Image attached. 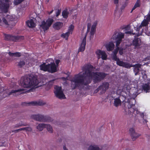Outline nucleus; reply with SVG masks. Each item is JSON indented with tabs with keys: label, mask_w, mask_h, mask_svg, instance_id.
Segmentation results:
<instances>
[{
	"label": "nucleus",
	"mask_w": 150,
	"mask_h": 150,
	"mask_svg": "<svg viewBox=\"0 0 150 150\" xmlns=\"http://www.w3.org/2000/svg\"><path fill=\"white\" fill-rule=\"evenodd\" d=\"M140 0H137L136 3H135L134 6L132 8L131 11L130 12L131 13H132L133 11L134 10L137 8L140 7Z\"/></svg>",
	"instance_id": "nucleus-28"
},
{
	"label": "nucleus",
	"mask_w": 150,
	"mask_h": 150,
	"mask_svg": "<svg viewBox=\"0 0 150 150\" xmlns=\"http://www.w3.org/2000/svg\"><path fill=\"white\" fill-rule=\"evenodd\" d=\"M144 18L149 22L150 21V12L146 16H144Z\"/></svg>",
	"instance_id": "nucleus-39"
},
{
	"label": "nucleus",
	"mask_w": 150,
	"mask_h": 150,
	"mask_svg": "<svg viewBox=\"0 0 150 150\" xmlns=\"http://www.w3.org/2000/svg\"><path fill=\"white\" fill-rule=\"evenodd\" d=\"M87 35H85V37L83 39L82 41L80 47L78 50V52H82L84 50L85 48V46L86 45V38Z\"/></svg>",
	"instance_id": "nucleus-17"
},
{
	"label": "nucleus",
	"mask_w": 150,
	"mask_h": 150,
	"mask_svg": "<svg viewBox=\"0 0 150 150\" xmlns=\"http://www.w3.org/2000/svg\"><path fill=\"white\" fill-rule=\"evenodd\" d=\"M28 104L33 105H44L41 101H32L29 102Z\"/></svg>",
	"instance_id": "nucleus-22"
},
{
	"label": "nucleus",
	"mask_w": 150,
	"mask_h": 150,
	"mask_svg": "<svg viewBox=\"0 0 150 150\" xmlns=\"http://www.w3.org/2000/svg\"><path fill=\"white\" fill-rule=\"evenodd\" d=\"M31 90H29V91H30Z\"/></svg>",
	"instance_id": "nucleus-58"
},
{
	"label": "nucleus",
	"mask_w": 150,
	"mask_h": 150,
	"mask_svg": "<svg viewBox=\"0 0 150 150\" xmlns=\"http://www.w3.org/2000/svg\"><path fill=\"white\" fill-rule=\"evenodd\" d=\"M37 77L33 74L26 75L22 77L20 81L21 85L24 88H36L41 86Z\"/></svg>",
	"instance_id": "nucleus-2"
},
{
	"label": "nucleus",
	"mask_w": 150,
	"mask_h": 150,
	"mask_svg": "<svg viewBox=\"0 0 150 150\" xmlns=\"http://www.w3.org/2000/svg\"><path fill=\"white\" fill-rule=\"evenodd\" d=\"M25 63L24 61H20L18 63V66L20 67H22L25 64Z\"/></svg>",
	"instance_id": "nucleus-35"
},
{
	"label": "nucleus",
	"mask_w": 150,
	"mask_h": 150,
	"mask_svg": "<svg viewBox=\"0 0 150 150\" xmlns=\"http://www.w3.org/2000/svg\"><path fill=\"white\" fill-rule=\"evenodd\" d=\"M90 25H89V24H88V30H87V31H89V30H90Z\"/></svg>",
	"instance_id": "nucleus-53"
},
{
	"label": "nucleus",
	"mask_w": 150,
	"mask_h": 150,
	"mask_svg": "<svg viewBox=\"0 0 150 150\" xmlns=\"http://www.w3.org/2000/svg\"><path fill=\"white\" fill-rule=\"evenodd\" d=\"M28 125L27 123H22V122H19L18 124H17L15 125H13V126L14 128H17L22 126H27Z\"/></svg>",
	"instance_id": "nucleus-27"
},
{
	"label": "nucleus",
	"mask_w": 150,
	"mask_h": 150,
	"mask_svg": "<svg viewBox=\"0 0 150 150\" xmlns=\"http://www.w3.org/2000/svg\"><path fill=\"white\" fill-rule=\"evenodd\" d=\"M142 88L143 90L146 92L150 89V86L149 84H145L142 86Z\"/></svg>",
	"instance_id": "nucleus-33"
},
{
	"label": "nucleus",
	"mask_w": 150,
	"mask_h": 150,
	"mask_svg": "<svg viewBox=\"0 0 150 150\" xmlns=\"http://www.w3.org/2000/svg\"><path fill=\"white\" fill-rule=\"evenodd\" d=\"M130 28V26L129 25H127L125 28L126 30H127Z\"/></svg>",
	"instance_id": "nucleus-48"
},
{
	"label": "nucleus",
	"mask_w": 150,
	"mask_h": 150,
	"mask_svg": "<svg viewBox=\"0 0 150 150\" xmlns=\"http://www.w3.org/2000/svg\"><path fill=\"white\" fill-rule=\"evenodd\" d=\"M118 1L119 0H114V3L115 4H116V9H117V8L118 7Z\"/></svg>",
	"instance_id": "nucleus-42"
},
{
	"label": "nucleus",
	"mask_w": 150,
	"mask_h": 150,
	"mask_svg": "<svg viewBox=\"0 0 150 150\" xmlns=\"http://www.w3.org/2000/svg\"><path fill=\"white\" fill-rule=\"evenodd\" d=\"M142 28L141 27H140V25L139 27H137L136 28V31L138 32L137 33H140L141 32H142V33L143 31V29H142V30L141 32H139L140 29Z\"/></svg>",
	"instance_id": "nucleus-40"
},
{
	"label": "nucleus",
	"mask_w": 150,
	"mask_h": 150,
	"mask_svg": "<svg viewBox=\"0 0 150 150\" xmlns=\"http://www.w3.org/2000/svg\"><path fill=\"white\" fill-rule=\"evenodd\" d=\"M142 44L141 39L138 38H135L131 44L132 46H134L133 47L135 49H138L140 48Z\"/></svg>",
	"instance_id": "nucleus-11"
},
{
	"label": "nucleus",
	"mask_w": 150,
	"mask_h": 150,
	"mask_svg": "<svg viewBox=\"0 0 150 150\" xmlns=\"http://www.w3.org/2000/svg\"><path fill=\"white\" fill-rule=\"evenodd\" d=\"M63 23L60 22H57L55 23L53 25L54 28L56 30L60 29L63 26Z\"/></svg>",
	"instance_id": "nucleus-20"
},
{
	"label": "nucleus",
	"mask_w": 150,
	"mask_h": 150,
	"mask_svg": "<svg viewBox=\"0 0 150 150\" xmlns=\"http://www.w3.org/2000/svg\"><path fill=\"white\" fill-rule=\"evenodd\" d=\"M31 117L34 120L40 122H45L48 120V117L47 116L40 114L32 115L31 116Z\"/></svg>",
	"instance_id": "nucleus-8"
},
{
	"label": "nucleus",
	"mask_w": 150,
	"mask_h": 150,
	"mask_svg": "<svg viewBox=\"0 0 150 150\" xmlns=\"http://www.w3.org/2000/svg\"><path fill=\"white\" fill-rule=\"evenodd\" d=\"M53 10H52V11H51L49 13V14H51V13H52V12H53Z\"/></svg>",
	"instance_id": "nucleus-57"
},
{
	"label": "nucleus",
	"mask_w": 150,
	"mask_h": 150,
	"mask_svg": "<svg viewBox=\"0 0 150 150\" xmlns=\"http://www.w3.org/2000/svg\"><path fill=\"white\" fill-rule=\"evenodd\" d=\"M60 12L61 10L58 9L56 13V17H57L59 15Z\"/></svg>",
	"instance_id": "nucleus-44"
},
{
	"label": "nucleus",
	"mask_w": 150,
	"mask_h": 150,
	"mask_svg": "<svg viewBox=\"0 0 150 150\" xmlns=\"http://www.w3.org/2000/svg\"><path fill=\"white\" fill-rule=\"evenodd\" d=\"M40 67L41 70L51 73L56 72L57 71V66L54 63L47 65H46V63H44L40 65Z\"/></svg>",
	"instance_id": "nucleus-5"
},
{
	"label": "nucleus",
	"mask_w": 150,
	"mask_h": 150,
	"mask_svg": "<svg viewBox=\"0 0 150 150\" xmlns=\"http://www.w3.org/2000/svg\"><path fill=\"white\" fill-rule=\"evenodd\" d=\"M135 102V100L134 99H131L130 102H127L125 105H127L128 108L126 109L125 111H128V114H131L132 113H133L135 115L139 114L142 118H144V113H141L137 109L134 108Z\"/></svg>",
	"instance_id": "nucleus-3"
},
{
	"label": "nucleus",
	"mask_w": 150,
	"mask_h": 150,
	"mask_svg": "<svg viewBox=\"0 0 150 150\" xmlns=\"http://www.w3.org/2000/svg\"><path fill=\"white\" fill-rule=\"evenodd\" d=\"M124 34L121 32H116L113 35L112 39L115 40L116 42V48L113 52V54L116 55L119 49L118 47L122 41V39L124 38Z\"/></svg>",
	"instance_id": "nucleus-4"
},
{
	"label": "nucleus",
	"mask_w": 150,
	"mask_h": 150,
	"mask_svg": "<svg viewBox=\"0 0 150 150\" xmlns=\"http://www.w3.org/2000/svg\"><path fill=\"white\" fill-rule=\"evenodd\" d=\"M87 150H102L97 145H93L90 146Z\"/></svg>",
	"instance_id": "nucleus-24"
},
{
	"label": "nucleus",
	"mask_w": 150,
	"mask_h": 150,
	"mask_svg": "<svg viewBox=\"0 0 150 150\" xmlns=\"http://www.w3.org/2000/svg\"><path fill=\"white\" fill-rule=\"evenodd\" d=\"M142 66V65L140 64L133 65L127 62L124 67L128 69L131 67H134L133 71L135 73V75L136 76L139 74V72L140 71L139 69L141 68Z\"/></svg>",
	"instance_id": "nucleus-7"
},
{
	"label": "nucleus",
	"mask_w": 150,
	"mask_h": 150,
	"mask_svg": "<svg viewBox=\"0 0 150 150\" xmlns=\"http://www.w3.org/2000/svg\"><path fill=\"white\" fill-rule=\"evenodd\" d=\"M26 23L27 25L30 28H33L35 26V23L32 19L28 21Z\"/></svg>",
	"instance_id": "nucleus-23"
},
{
	"label": "nucleus",
	"mask_w": 150,
	"mask_h": 150,
	"mask_svg": "<svg viewBox=\"0 0 150 150\" xmlns=\"http://www.w3.org/2000/svg\"><path fill=\"white\" fill-rule=\"evenodd\" d=\"M95 32V30L91 29L90 32L91 36H90V38H91L92 36H93V35L94 34Z\"/></svg>",
	"instance_id": "nucleus-43"
},
{
	"label": "nucleus",
	"mask_w": 150,
	"mask_h": 150,
	"mask_svg": "<svg viewBox=\"0 0 150 150\" xmlns=\"http://www.w3.org/2000/svg\"><path fill=\"white\" fill-rule=\"evenodd\" d=\"M24 0H14V4L16 5H17L21 3Z\"/></svg>",
	"instance_id": "nucleus-38"
},
{
	"label": "nucleus",
	"mask_w": 150,
	"mask_h": 150,
	"mask_svg": "<svg viewBox=\"0 0 150 150\" xmlns=\"http://www.w3.org/2000/svg\"><path fill=\"white\" fill-rule=\"evenodd\" d=\"M109 86V84L108 83L104 82L103 83L102 85H100L95 90V92L97 93L100 90L102 93H104L108 88Z\"/></svg>",
	"instance_id": "nucleus-12"
},
{
	"label": "nucleus",
	"mask_w": 150,
	"mask_h": 150,
	"mask_svg": "<svg viewBox=\"0 0 150 150\" xmlns=\"http://www.w3.org/2000/svg\"><path fill=\"white\" fill-rule=\"evenodd\" d=\"M54 20L52 18H49L45 22V21H43L40 25V27L45 31L47 30L52 24Z\"/></svg>",
	"instance_id": "nucleus-9"
},
{
	"label": "nucleus",
	"mask_w": 150,
	"mask_h": 150,
	"mask_svg": "<svg viewBox=\"0 0 150 150\" xmlns=\"http://www.w3.org/2000/svg\"><path fill=\"white\" fill-rule=\"evenodd\" d=\"M55 89V91L54 93L57 97L60 99H64L66 98L61 87L56 86Z\"/></svg>",
	"instance_id": "nucleus-10"
},
{
	"label": "nucleus",
	"mask_w": 150,
	"mask_h": 150,
	"mask_svg": "<svg viewBox=\"0 0 150 150\" xmlns=\"http://www.w3.org/2000/svg\"><path fill=\"white\" fill-rule=\"evenodd\" d=\"M54 81V80H53L49 81L48 82V85L51 86L52 85Z\"/></svg>",
	"instance_id": "nucleus-45"
},
{
	"label": "nucleus",
	"mask_w": 150,
	"mask_h": 150,
	"mask_svg": "<svg viewBox=\"0 0 150 150\" xmlns=\"http://www.w3.org/2000/svg\"><path fill=\"white\" fill-rule=\"evenodd\" d=\"M149 22L146 19H144L143 21L142 22L141 24L140 25V27L142 28L143 27H147L149 24Z\"/></svg>",
	"instance_id": "nucleus-26"
},
{
	"label": "nucleus",
	"mask_w": 150,
	"mask_h": 150,
	"mask_svg": "<svg viewBox=\"0 0 150 150\" xmlns=\"http://www.w3.org/2000/svg\"><path fill=\"white\" fill-rule=\"evenodd\" d=\"M64 150H68L66 147L65 146H63Z\"/></svg>",
	"instance_id": "nucleus-52"
},
{
	"label": "nucleus",
	"mask_w": 150,
	"mask_h": 150,
	"mask_svg": "<svg viewBox=\"0 0 150 150\" xmlns=\"http://www.w3.org/2000/svg\"><path fill=\"white\" fill-rule=\"evenodd\" d=\"M70 34L71 33L68 31V32L65 33H63L62 34L61 36L64 38H65L66 40H67Z\"/></svg>",
	"instance_id": "nucleus-34"
},
{
	"label": "nucleus",
	"mask_w": 150,
	"mask_h": 150,
	"mask_svg": "<svg viewBox=\"0 0 150 150\" xmlns=\"http://www.w3.org/2000/svg\"><path fill=\"white\" fill-rule=\"evenodd\" d=\"M115 46L113 42H110L107 44L105 45V47L108 51H111L114 48Z\"/></svg>",
	"instance_id": "nucleus-19"
},
{
	"label": "nucleus",
	"mask_w": 150,
	"mask_h": 150,
	"mask_svg": "<svg viewBox=\"0 0 150 150\" xmlns=\"http://www.w3.org/2000/svg\"><path fill=\"white\" fill-rule=\"evenodd\" d=\"M22 130V128H20L18 129L14 130L12 131V132H14L15 133H17L21 131Z\"/></svg>",
	"instance_id": "nucleus-41"
},
{
	"label": "nucleus",
	"mask_w": 150,
	"mask_h": 150,
	"mask_svg": "<svg viewBox=\"0 0 150 150\" xmlns=\"http://www.w3.org/2000/svg\"><path fill=\"white\" fill-rule=\"evenodd\" d=\"M27 103L25 102L23 103H22V105H25V104H26Z\"/></svg>",
	"instance_id": "nucleus-56"
},
{
	"label": "nucleus",
	"mask_w": 150,
	"mask_h": 150,
	"mask_svg": "<svg viewBox=\"0 0 150 150\" xmlns=\"http://www.w3.org/2000/svg\"><path fill=\"white\" fill-rule=\"evenodd\" d=\"M59 62H60V60H59L57 59L56 60L55 62L57 65H57H58V64H59Z\"/></svg>",
	"instance_id": "nucleus-49"
},
{
	"label": "nucleus",
	"mask_w": 150,
	"mask_h": 150,
	"mask_svg": "<svg viewBox=\"0 0 150 150\" xmlns=\"http://www.w3.org/2000/svg\"><path fill=\"white\" fill-rule=\"evenodd\" d=\"M143 73H144V75L146 76V74L145 73V71H142V74H143Z\"/></svg>",
	"instance_id": "nucleus-54"
},
{
	"label": "nucleus",
	"mask_w": 150,
	"mask_h": 150,
	"mask_svg": "<svg viewBox=\"0 0 150 150\" xmlns=\"http://www.w3.org/2000/svg\"><path fill=\"white\" fill-rule=\"evenodd\" d=\"M112 59L116 61V64L117 65L121 67H124L127 63V62H124L120 60L119 58L117 57L116 55L113 54Z\"/></svg>",
	"instance_id": "nucleus-16"
},
{
	"label": "nucleus",
	"mask_w": 150,
	"mask_h": 150,
	"mask_svg": "<svg viewBox=\"0 0 150 150\" xmlns=\"http://www.w3.org/2000/svg\"><path fill=\"white\" fill-rule=\"evenodd\" d=\"M3 2L5 1V2H7L9 0H2Z\"/></svg>",
	"instance_id": "nucleus-55"
},
{
	"label": "nucleus",
	"mask_w": 150,
	"mask_h": 150,
	"mask_svg": "<svg viewBox=\"0 0 150 150\" xmlns=\"http://www.w3.org/2000/svg\"><path fill=\"white\" fill-rule=\"evenodd\" d=\"M129 133L133 141L135 140L137 138L140 136V134L136 133L134 129L133 128L129 129Z\"/></svg>",
	"instance_id": "nucleus-14"
},
{
	"label": "nucleus",
	"mask_w": 150,
	"mask_h": 150,
	"mask_svg": "<svg viewBox=\"0 0 150 150\" xmlns=\"http://www.w3.org/2000/svg\"><path fill=\"white\" fill-rule=\"evenodd\" d=\"M22 129V130H25L26 132H31L32 131V128L30 127H23Z\"/></svg>",
	"instance_id": "nucleus-36"
},
{
	"label": "nucleus",
	"mask_w": 150,
	"mask_h": 150,
	"mask_svg": "<svg viewBox=\"0 0 150 150\" xmlns=\"http://www.w3.org/2000/svg\"><path fill=\"white\" fill-rule=\"evenodd\" d=\"M69 13V12L67 11V10L66 9L63 11L62 15L64 18H67L68 17Z\"/></svg>",
	"instance_id": "nucleus-32"
},
{
	"label": "nucleus",
	"mask_w": 150,
	"mask_h": 150,
	"mask_svg": "<svg viewBox=\"0 0 150 150\" xmlns=\"http://www.w3.org/2000/svg\"><path fill=\"white\" fill-rule=\"evenodd\" d=\"M45 128L47 129L49 133H53V129L52 127L50 125L46 124V126Z\"/></svg>",
	"instance_id": "nucleus-31"
},
{
	"label": "nucleus",
	"mask_w": 150,
	"mask_h": 150,
	"mask_svg": "<svg viewBox=\"0 0 150 150\" xmlns=\"http://www.w3.org/2000/svg\"><path fill=\"white\" fill-rule=\"evenodd\" d=\"M132 31H126L125 32V34H129L130 35H132V34L133 35H135V36H134V37H135L136 36L137 37H138L140 35H141L142 34V32H141L140 33H133L132 32Z\"/></svg>",
	"instance_id": "nucleus-25"
},
{
	"label": "nucleus",
	"mask_w": 150,
	"mask_h": 150,
	"mask_svg": "<svg viewBox=\"0 0 150 150\" xmlns=\"http://www.w3.org/2000/svg\"><path fill=\"white\" fill-rule=\"evenodd\" d=\"M46 126V124L43 123L39 124L36 126L37 129L40 131H42Z\"/></svg>",
	"instance_id": "nucleus-21"
},
{
	"label": "nucleus",
	"mask_w": 150,
	"mask_h": 150,
	"mask_svg": "<svg viewBox=\"0 0 150 150\" xmlns=\"http://www.w3.org/2000/svg\"><path fill=\"white\" fill-rule=\"evenodd\" d=\"M94 68L91 65L86 66L83 69L84 72L75 75L71 80V87L74 89L78 88L80 89L84 86H87L91 82L93 78L95 83L100 82L104 79L107 74L103 72H94Z\"/></svg>",
	"instance_id": "nucleus-1"
},
{
	"label": "nucleus",
	"mask_w": 150,
	"mask_h": 150,
	"mask_svg": "<svg viewBox=\"0 0 150 150\" xmlns=\"http://www.w3.org/2000/svg\"><path fill=\"white\" fill-rule=\"evenodd\" d=\"M143 119L144 120V121H143V123L144 124H145L147 122V120H146L144 119V118Z\"/></svg>",
	"instance_id": "nucleus-50"
},
{
	"label": "nucleus",
	"mask_w": 150,
	"mask_h": 150,
	"mask_svg": "<svg viewBox=\"0 0 150 150\" xmlns=\"http://www.w3.org/2000/svg\"><path fill=\"white\" fill-rule=\"evenodd\" d=\"M97 21H95L93 23V25L92 26L96 27V26L97 25Z\"/></svg>",
	"instance_id": "nucleus-47"
},
{
	"label": "nucleus",
	"mask_w": 150,
	"mask_h": 150,
	"mask_svg": "<svg viewBox=\"0 0 150 150\" xmlns=\"http://www.w3.org/2000/svg\"><path fill=\"white\" fill-rule=\"evenodd\" d=\"M74 28V26L73 25H70L69 28L68 32L71 34L72 31L73 30Z\"/></svg>",
	"instance_id": "nucleus-37"
},
{
	"label": "nucleus",
	"mask_w": 150,
	"mask_h": 150,
	"mask_svg": "<svg viewBox=\"0 0 150 150\" xmlns=\"http://www.w3.org/2000/svg\"><path fill=\"white\" fill-rule=\"evenodd\" d=\"M8 54L11 57L14 56L16 57H20L21 56V53L19 52L11 53L10 52H9Z\"/></svg>",
	"instance_id": "nucleus-29"
},
{
	"label": "nucleus",
	"mask_w": 150,
	"mask_h": 150,
	"mask_svg": "<svg viewBox=\"0 0 150 150\" xmlns=\"http://www.w3.org/2000/svg\"><path fill=\"white\" fill-rule=\"evenodd\" d=\"M5 39L6 40H11L16 42L23 40L24 38L23 36H13L11 35L4 34Z\"/></svg>",
	"instance_id": "nucleus-6"
},
{
	"label": "nucleus",
	"mask_w": 150,
	"mask_h": 150,
	"mask_svg": "<svg viewBox=\"0 0 150 150\" xmlns=\"http://www.w3.org/2000/svg\"><path fill=\"white\" fill-rule=\"evenodd\" d=\"M96 54L97 55L98 59L101 58L103 60H106L107 59V55L104 51L98 50L96 52Z\"/></svg>",
	"instance_id": "nucleus-15"
},
{
	"label": "nucleus",
	"mask_w": 150,
	"mask_h": 150,
	"mask_svg": "<svg viewBox=\"0 0 150 150\" xmlns=\"http://www.w3.org/2000/svg\"><path fill=\"white\" fill-rule=\"evenodd\" d=\"M116 95H117V94L115 93L112 94L111 95V97L113 98L114 100V106L116 107H117L119 105H120L121 104V101L120 99V98L122 97L120 96L117 97Z\"/></svg>",
	"instance_id": "nucleus-13"
},
{
	"label": "nucleus",
	"mask_w": 150,
	"mask_h": 150,
	"mask_svg": "<svg viewBox=\"0 0 150 150\" xmlns=\"http://www.w3.org/2000/svg\"><path fill=\"white\" fill-rule=\"evenodd\" d=\"M24 90V89L23 88H20L16 90H12L9 93V95H10L13 93H14V94H15V95H14V94L13 95L16 96V93L18 92L23 91Z\"/></svg>",
	"instance_id": "nucleus-30"
},
{
	"label": "nucleus",
	"mask_w": 150,
	"mask_h": 150,
	"mask_svg": "<svg viewBox=\"0 0 150 150\" xmlns=\"http://www.w3.org/2000/svg\"><path fill=\"white\" fill-rule=\"evenodd\" d=\"M96 27H95L93 26H92L91 29L93 30H95L96 31Z\"/></svg>",
	"instance_id": "nucleus-51"
},
{
	"label": "nucleus",
	"mask_w": 150,
	"mask_h": 150,
	"mask_svg": "<svg viewBox=\"0 0 150 150\" xmlns=\"http://www.w3.org/2000/svg\"><path fill=\"white\" fill-rule=\"evenodd\" d=\"M10 18L11 16H7L6 18H3L2 19L3 22L6 25H11V22L13 21V19H10L9 18Z\"/></svg>",
	"instance_id": "nucleus-18"
},
{
	"label": "nucleus",
	"mask_w": 150,
	"mask_h": 150,
	"mask_svg": "<svg viewBox=\"0 0 150 150\" xmlns=\"http://www.w3.org/2000/svg\"><path fill=\"white\" fill-rule=\"evenodd\" d=\"M119 53L120 55H122L123 54L122 50L121 48L119 49Z\"/></svg>",
	"instance_id": "nucleus-46"
}]
</instances>
